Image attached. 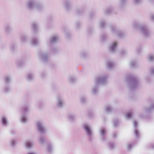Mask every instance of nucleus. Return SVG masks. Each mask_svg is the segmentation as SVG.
Masks as SVG:
<instances>
[{
    "label": "nucleus",
    "instance_id": "f257e3e1",
    "mask_svg": "<svg viewBox=\"0 0 154 154\" xmlns=\"http://www.w3.org/2000/svg\"><path fill=\"white\" fill-rule=\"evenodd\" d=\"M107 77L105 75H102L97 77L96 79L95 86L93 87L92 93L95 95L98 92V86L100 85L105 84L107 82Z\"/></svg>",
    "mask_w": 154,
    "mask_h": 154
},
{
    "label": "nucleus",
    "instance_id": "f03ea898",
    "mask_svg": "<svg viewBox=\"0 0 154 154\" xmlns=\"http://www.w3.org/2000/svg\"><path fill=\"white\" fill-rule=\"evenodd\" d=\"M126 81L128 84L131 90L135 89L139 85V81L133 75H128L126 78Z\"/></svg>",
    "mask_w": 154,
    "mask_h": 154
},
{
    "label": "nucleus",
    "instance_id": "7ed1b4c3",
    "mask_svg": "<svg viewBox=\"0 0 154 154\" xmlns=\"http://www.w3.org/2000/svg\"><path fill=\"white\" fill-rule=\"evenodd\" d=\"M84 127L87 135L88 137L89 140L91 142L93 140V134L91 126L88 124H85L84 125Z\"/></svg>",
    "mask_w": 154,
    "mask_h": 154
},
{
    "label": "nucleus",
    "instance_id": "20e7f679",
    "mask_svg": "<svg viewBox=\"0 0 154 154\" xmlns=\"http://www.w3.org/2000/svg\"><path fill=\"white\" fill-rule=\"evenodd\" d=\"M28 108L27 107L24 106L22 109L21 111L22 115L21 117V121L22 123H26L28 120V116L26 114V112H27Z\"/></svg>",
    "mask_w": 154,
    "mask_h": 154
},
{
    "label": "nucleus",
    "instance_id": "39448f33",
    "mask_svg": "<svg viewBox=\"0 0 154 154\" xmlns=\"http://www.w3.org/2000/svg\"><path fill=\"white\" fill-rule=\"evenodd\" d=\"M110 28L113 34L114 35H117L119 37H122L125 35L124 33L116 29L115 26L113 25L110 26Z\"/></svg>",
    "mask_w": 154,
    "mask_h": 154
},
{
    "label": "nucleus",
    "instance_id": "423d86ee",
    "mask_svg": "<svg viewBox=\"0 0 154 154\" xmlns=\"http://www.w3.org/2000/svg\"><path fill=\"white\" fill-rule=\"evenodd\" d=\"M65 101L63 98L61 96H57L56 101V106L59 108H62L63 107Z\"/></svg>",
    "mask_w": 154,
    "mask_h": 154
},
{
    "label": "nucleus",
    "instance_id": "0eeeda50",
    "mask_svg": "<svg viewBox=\"0 0 154 154\" xmlns=\"http://www.w3.org/2000/svg\"><path fill=\"white\" fill-rule=\"evenodd\" d=\"M37 127L38 131L42 134L45 133L46 129L42 121H38L37 122Z\"/></svg>",
    "mask_w": 154,
    "mask_h": 154
},
{
    "label": "nucleus",
    "instance_id": "6e6552de",
    "mask_svg": "<svg viewBox=\"0 0 154 154\" xmlns=\"http://www.w3.org/2000/svg\"><path fill=\"white\" fill-rule=\"evenodd\" d=\"M143 35L145 37H147L149 35L150 32L147 27L146 25H141L140 27Z\"/></svg>",
    "mask_w": 154,
    "mask_h": 154
},
{
    "label": "nucleus",
    "instance_id": "1a4fd4ad",
    "mask_svg": "<svg viewBox=\"0 0 154 154\" xmlns=\"http://www.w3.org/2000/svg\"><path fill=\"white\" fill-rule=\"evenodd\" d=\"M37 2L34 0H29L27 3V7L28 9H35Z\"/></svg>",
    "mask_w": 154,
    "mask_h": 154
},
{
    "label": "nucleus",
    "instance_id": "9d476101",
    "mask_svg": "<svg viewBox=\"0 0 154 154\" xmlns=\"http://www.w3.org/2000/svg\"><path fill=\"white\" fill-rule=\"evenodd\" d=\"M48 53L40 52L38 54V56L44 62H47L48 60V58L47 55Z\"/></svg>",
    "mask_w": 154,
    "mask_h": 154
},
{
    "label": "nucleus",
    "instance_id": "9b49d317",
    "mask_svg": "<svg viewBox=\"0 0 154 154\" xmlns=\"http://www.w3.org/2000/svg\"><path fill=\"white\" fill-rule=\"evenodd\" d=\"M133 125L134 128V133L135 135L136 138H139L140 136L139 131L137 129V123L136 121H134L133 122Z\"/></svg>",
    "mask_w": 154,
    "mask_h": 154
},
{
    "label": "nucleus",
    "instance_id": "f8f14e48",
    "mask_svg": "<svg viewBox=\"0 0 154 154\" xmlns=\"http://www.w3.org/2000/svg\"><path fill=\"white\" fill-rule=\"evenodd\" d=\"M99 134L102 141H104L105 140V136L106 134V129L102 128L100 129Z\"/></svg>",
    "mask_w": 154,
    "mask_h": 154
},
{
    "label": "nucleus",
    "instance_id": "ddd939ff",
    "mask_svg": "<svg viewBox=\"0 0 154 154\" xmlns=\"http://www.w3.org/2000/svg\"><path fill=\"white\" fill-rule=\"evenodd\" d=\"M117 45V43L116 42H112L109 47L110 51L112 53H114L116 51Z\"/></svg>",
    "mask_w": 154,
    "mask_h": 154
},
{
    "label": "nucleus",
    "instance_id": "4468645a",
    "mask_svg": "<svg viewBox=\"0 0 154 154\" xmlns=\"http://www.w3.org/2000/svg\"><path fill=\"white\" fill-rule=\"evenodd\" d=\"M58 40V36L56 35L52 36L50 38L49 43L51 45L54 44L57 42Z\"/></svg>",
    "mask_w": 154,
    "mask_h": 154
},
{
    "label": "nucleus",
    "instance_id": "2eb2a0df",
    "mask_svg": "<svg viewBox=\"0 0 154 154\" xmlns=\"http://www.w3.org/2000/svg\"><path fill=\"white\" fill-rule=\"evenodd\" d=\"M12 27L9 25H6L4 28V30L6 34H8L11 32Z\"/></svg>",
    "mask_w": 154,
    "mask_h": 154
},
{
    "label": "nucleus",
    "instance_id": "dca6fc26",
    "mask_svg": "<svg viewBox=\"0 0 154 154\" xmlns=\"http://www.w3.org/2000/svg\"><path fill=\"white\" fill-rule=\"evenodd\" d=\"M107 66L108 68L111 69L114 67L115 64L111 60H108L107 63Z\"/></svg>",
    "mask_w": 154,
    "mask_h": 154
},
{
    "label": "nucleus",
    "instance_id": "f3484780",
    "mask_svg": "<svg viewBox=\"0 0 154 154\" xmlns=\"http://www.w3.org/2000/svg\"><path fill=\"white\" fill-rule=\"evenodd\" d=\"M71 5V2L68 0L65 1L63 4L64 7L67 10H69L70 9Z\"/></svg>",
    "mask_w": 154,
    "mask_h": 154
},
{
    "label": "nucleus",
    "instance_id": "a211bd4d",
    "mask_svg": "<svg viewBox=\"0 0 154 154\" xmlns=\"http://www.w3.org/2000/svg\"><path fill=\"white\" fill-rule=\"evenodd\" d=\"M33 145V143L31 141L27 140L25 142V146L27 148H30L32 147Z\"/></svg>",
    "mask_w": 154,
    "mask_h": 154
},
{
    "label": "nucleus",
    "instance_id": "6ab92c4d",
    "mask_svg": "<svg viewBox=\"0 0 154 154\" xmlns=\"http://www.w3.org/2000/svg\"><path fill=\"white\" fill-rule=\"evenodd\" d=\"M43 8V6L41 4L37 2L35 9L38 11H40L42 10Z\"/></svg>",
    "mask_w": 154,
    "mask_h": 154
},
{
    "label": "nucleus",
    "instance_id": "aec40b11",
    "mask_svg": "<svg viewBox=\"0 0 154 154\" xmlns=\"http://www.w3.org/2000/svg\"><path fill=\"white\" fill-rule=\"evenodd\" d=\"M105 110L107 112H110L113 111V109L110 105H107L105 107Z\"/></svg>",
    "mask_w": 154,
    "mask_h": 154
},
{
    "label": "nucleus",
    "instance_id": "412c9836",
    "mask_svg": "<svg viewBox=\"0 0 154 154\" xmlns=\"http://www.w3.org/2000/svg\"><path fill=\"white\" fill-rule=\"evenodd\" d=\"M34 75L32 73H29L26 75V78L28 81L32 80L34 78Z\"/></svg>",
    "mask_w": 154,
    "mask_h": 154
},
{
    "label": "nucleus",
    "instance_id": "4be33fe9",
    "mask_svg": "<svg viewBox=\"0 0 154 154\" xmlns=\"http://www.w3.org/2000/svg\"><path fill=\"white\" fill-rule=\"evenodd\" d=\"M32 43L33 45L36 46L39 43V41L37 38H35L32 39Z\"/></svg>",
    "mask_w": 154,
    "mask_h": 154
},
{
    "label": "nucleus",
    "instance_id": "5701e85b",
    "mask_svg": "<svg viewBox=\"0 0 154 154\" xmlns=\"http://www.w3.org/2000/svg\"><path fill=\"white\" fill-rule=\"evenodd\" d=\"M67 117L70 121H73L75 119V116L73 114H69L67 115Z\"/></svg>",
    "mask_w": 154,
    "mask_h": 154
},
{
    "label": "nucleus",
    "instance_id": "b1692460",
    "mask_svg": "<svg viewBox=\"0 0 154 154\" xmlns=\"http://www.w3.org/2000/svg\"><path fill=\"white\" fill-rule=\"evenodd\" d=\"M11 80V77L9 75L6 76L5 77V81L6 83H8L10 82Z\"/></svg>",
    "mask_w": 154,
    "mask_h": 154
},
{
    "label": "nucleus",
    "instance_id": "393cba45",
    "mask_svg": "<svg viewBox=\"0 0 154 154\" xmlns=\"http://www.w3.org/2000/svg\"><path fill=\"white\" fill-rule=\"evenodd\" d=\"M20 41L22 43L25 42L27 41V37L25 35H22L20 37Z\"/></svg>",
    "mask_w": 154,
    "mask_h": 154
},
{
    "label": "nucleus",
    "instance_id": "a878e982",
    "mask_svg": "<svg viewBox=\"0 0 154 154\" xmlns=\"http://www.w3.org/2000/svg\"><path fill=\"white\" fill-rule=\"evenodd\" d=\"M153 109H154V103L152 104L149 108L147 109L146 108L145 110L146 112H149Z\"/></svg>",
    "mask_w": 154,
    "mask_h": 154
},
{
    "label": "nucleus",
    "instance_id": "bb28decb",
    "mask_svg": "<svg viewBox=\"0 0 154 154\" xmlns=\"http://www.w3.org/2000/svg\"><path fill=\"white\" fill-rule=\"evenodd\" d=\"M32 27L34 31L36 32L38 28V25L37 23L35 22L33 23L32 26Z\"/></svg>",
    "mask_w": 154,
    "mask_h": 154
},
{
    "label": "nucleus",
    "instance_id": "cd10ccee",
    "mask_svg": "<svg viewBox=\"0 0 154 154\" xmlns=\"http://www.w3.org/2000/svg\"><path fill=\"white\" fill-rule=\"evenodd\" d=\"M148 60L149 61H154V55L152 54H150L148 56Z\"/></svg>",
    "mask_w": 154,
    "mask_h": 154
},
{
    "label": "nucleus",
    "instance_id": "c85d7f7f",
    "mask_svg": "<svg viewBox=\"0 0 154 154\" xmlns=\"http://www.w3.org/2000/svg\"><path fill=\"white\" fill-rule=\"evenodd\" d=\"M113 126L114 128L117 127L119 124V120L117 119H116L113 120Z\"/></svg>",
    "mask_w": 154,
    "mask_h": 154
},
{
    "label": "nucleus",
    "instance_id": "c756f323",
    "mask_svg": "<svg viewBox=\"0 0 154 154\" xmlns=\"http://www.w3.org/2000/svg\"><path fill=\"white\" fill-rule=\"evenodd\" d=\"M53 150V147L52 145L51 144H48L47 145V151L50 152Z\"/></svg>",
    "mask_w": 154,
    "mask_h": 154
},
{
    "label": "nucleus",
    "instance_id": "7c9ffc66",
    "mask_svg": "<svg viewBox=\"0 0 154 154\" xmlns=\"http://www.w3.org/2000/svg\"><path fill=\"white\" fill-rule=\"evenodd\" d=\"M2 124L5 126L6 125L8 122L7 119L5 117L2 118Z\"/></svg>",
    "mask_w": 154,
    "mask_h": 154
},
{
    "label": "nucleus",
    "instance_id": "2f4dec72",
    "mask_svg": "<svg viewBox=\"0 0 154 154\" xmlns=\"http://www.w3.org/2000/svg\"><path fill=\"white\" fill-rule=\"evenodd\" d=\"M45 138L43 136H40L39 138V142L40 143L43 144L45 142Z\"/></svg>",
    "mask_w": 154,
    "mask_h": 154
},
{
    "label": "nucleus",
    "instance_id": "473e14b6",
    "mask_svg": "<svg viewBox=\"0 0 154 154\" xmlns=\"http://www.w3.org/2000/svg\"><path fill=\"white\" fill-rule=\"evenodd\" d=\"M11 90V89L9 88V87L8 85L6 86L4 89V92L5 93H7L9 92Z\"/></svg>",
    "mask_w": 154,
    "mask_h": 154
},
{
    "label": "nucleus",
    "instance_id": "72a5a7b5",
    "mask_svg": "<svg viewBox=\"0 0 154 154\" xmlns=\"http://www.w3.org/2000/svg\"><path fill=\"white\" fill-rule=\"evenodd\" d=\"M69 82L71 83H74L76 81V79L73 76H70L69 78Z\"/></svg>",
    "mask_w": 154,
    "mask_h": 154
},
{
    "label": "nucleus",
    "instance_id": "f704fd0d",
    "mask_svg": "<svg viewBox=\"0 0 154 154\" xmlns=\"http://www.w3.org/2000/svg\"><path fill=\"white\" fill-rule=\"evenodd\" d=\"M17 141L15 140H12L10 141V145L11 146H14L17 143Z\"/></svg>",
    "mask_w": 154,
    "mask_h": 154
},
{
    "label": "nucleus",
    "instance_id": "c9c22d12",
    "mask_svg": "<svg viewBox=\"0 0 154 154\" xmlns=\"http://www.w3.org/2000/svg\"><path fill=\"white\" fill-rule=\"evenodd\" d=\"M109 148L110 149H112L115 146V145L113 143H109Z\"/></svg>",
    "mask_w": 154,
    "mask_h": 154
},
{
    "label": "nucleus",
    "instance_id": "e433bc0d",
    "mask_svg": "<svg viewBox=\"0 0 154 154\" xmlns=\"http://www.w3.org/2000/svg\"><path fill=\"white\" fill-rule=\"evenodd\" d=\"M137 63L135 61H132L130 64L131 66L132 67H134L136 66Z\"/></svg>",
    "mask_w": 154,
    "mask_h": 154
},
{
    "label": "nucleus",
    "instance_id": "4c0bfd02",
    "mask_svg": "<svg viewBox=\"0 0 154 154\" xmlns=\"http://www.w3.org/2000/svg\"><path fill=\"white\" fill-rule=\"evenodd\" d=\"M132 114L131 112H129L126 114V116L127 119H129L131 118Z\"/></svg>",
    "mask_w": 154,
    "mask_h": 154
},
{
    "label": "nucleus",
    "instance_id": "58836bf2",
    "mask_svg": "<svg viewBox=\"0 0 154 154\" xmlns=\"http://www.w3.org/2000/svg\"><path fill=\"white\" fill-rule=\"evenodd\" d=\"M57 51V49L55 48H53L51 49L50 52L52 53H55Z\"/></svg>",
    "mask_w": 154,
    "mask_h": 154
},
{
    "label": "nucleus",
    "instance_id": "ea45409f",
    "mask_svg": "<svg viewBox=\"0 0 154 154\" xmlns=\"http://www.w3.org/2000/svg\"><path fill=\"white\" fill-rule=\"evenodd\" d=\"M105 24L104 20H102L100 22V26L101 28H104L105 26Z\"/></svg>",
    "mask_w": 154,
    "mask_h": 154
},
{
    "label": "nucleus",
    "instance_id": "a19ab883",
    "mask_svg": "<svg viewBox=\"0 0 154 154\" xmlns=\"http://www.w3.org/2000/svg\"><path fill=\"white\" fill-rule=\"evenodd\" d=\"M80 101L81 103H85L86 101L85 98L83 96L82 97L80 98Z\"/></svg>",
    "mask_w": 154,
    "mask_h": 154
},
{
    "label": "nucleus",
    "instance_id": "79ce46f5",
    "mask_svg": "<svg viewBox=\"0 0 154 154\" xmlns=\"http://www.w3.org/2000/svg\"><path fill=\"white\" fill-rule=\"evenodd\" d=\"M112 10L111 8H107L105 11V14H107L109 13Z\"/></svg>",
    "mask_w": 154,
    "mask_h": 154
},
{
    "label": "nucleus",
    "instance_id": "37998d69",
    "mask_svg": "<svg viewBox=\"0 0 154 154\" xmlns=\"http://www.w3.org/2000/svg\"><path fill=\"white\" fill-rule=\"evenodd\" d=\"M126 0H120V4L121 6H122L126 2Z\"/></svg>",
    "mask_w": 154,
    "mask_h": 154
},
{
    "label": "nucleus",
    "instance_id": "c03bdc74",
    "mask_svg": "<svg viewBox=\"0 0 154 154\" xmlns=\"http://www.w3.org/2000/svg\"><path fill=\"white\" fill-rule=\"evenodd\" d=\"M133 146V145L132 144H128V145L127 146L128 149L129 150H130L132 148Z\"/></svg>",
    "mask_w": 154,
    "mask_h": 154
},
{
    "label": "nucleus",
    "instance_id": "a18cd8bd",
    "mask_svg": "<svg viewBox=\"0 0 154 154\" xmlns=\"http://www.w3.org/2000/svg\"><path fill=\"white\" fill-rule=\"evenodd\" d=\"M127 53V51L125 50H122L120 51V54L122 55H123L126 54Z\"/></svg>",
    "mask_w": 154,
    "mask_h": 154
},
{
    "label": "nucleus",
    "instance_id": "49530a36",
    "mask_svg": "<svg viewBox=\"0 0 154 154\" xmlns=\"http://www.w3.org/2000/svg\"><path fill=\"white\" fill-rule=\"evenodd\" d=\"M150 72L151 74H154V67H152L150 69Z\"/></svg>",
    "mask_w": 154,
    "mask_h": 154
},
{
    "label": "nucleus",
    "instance_id": "de8ad7c7",
    "mask_svg": "<svg viewBox=\"0 0 154 154\" xmlns=\"http://www.w3.org/2000/svg\"><path fill=\"white\" fill-rule=\"evenodd\" d=\"M106 38V36L105 35H103L101 37V39L102 41H104Z\"/></svg>",
    "mask_w": 154,
    "mask_h": 154
},
{
    "label": "nucleus",
    "instance_id": "09e8293b",
    "mask_svg": "<svg viewBox=\"0 0 154 154\" xmlns=\"http://www.w3.org/2000/svg\"><path fill=\"white\" fill-rule=\"evenodd\" d=\"M22 62L21 60H19L17 62V64L18 66H20L22 65Z\"/></svg>",
    "mask_w": 154,
    "mask_h": 154
},
{
    "label": "nucleus",
    "instance_id": "8fccbe9b",
    "mask_svg": "<svg viewBox=\"0 0 154 154\" xmlns=\"http://www.w3.org/2000/svg\"><path fill=\"white\" fill-rule=\"evenodd\" d=\"M142 1V0H134V3L135 4H139Z\"/></svg>",
    "mask_w": 154,
    "mask_h": 154
},
{
    "label": "nucleus",
    "instance_id": "3c124183",
    "mask_svg": "<svg viewBox=\"0 0 154 154\" xmlns=\"http://www.w3.org/2000/svg\"><path fill=\"white\" fill-rule=\"evenodd\" d=\"M150 18L151 20L154 21V14H151L150 17Z\"/></svg>",
    "mask_w": 154,
    "mask_h": 154
},
{
    "label": "nucleus",
    "instance_id": "603ef678",
    "mask_svg": "<svg viewBox=\"0 0 154 154\" xmlns=\"http://www.w3.org/2000/svg\"><path fill=\"white\" fill-rule=\"evenodd\" d=\"M80 24L78 22L76 23L75 26L78 29L79 27Z\"/></svg>",
    "mask_w": 154,
    "mask_h": 154
},
{
    "label": "nucleus",
    "instance_id": "864d4df0",
    "mask_svg": "<svg viewBox=\"0 0 154 154\" xmlns=\"http://www.w3.org/2000/svg\"><path fill=\"white\" fill-rule=\"evenodd\" d=\"M15 47L14 45H12L11 47V49L12 51H13Z\"/></svg>",
    "mask_w": 154,
    "mask_h": 154
},
{
    "label": "nucleus",
    "instance_id": "5fc2aeb1",
    "mask_svg": "<svg viewBox=\"0 0 154 154\" xmlns=\"http://www.w3.org/2000/svg\"><path fill=\"white\" fill-rule=\"evenodd\" d=\"M81 56L82 57H85L86 56V54L85 53H82L81 54Z\"/></svg>",
    "mask_w": 154,
    "mask_h": 154
},
{
    "label": "nucleus",
    "instance_id": "6e6d98bb",
    "mask_svg": "<svg viewBox=\"0 0 154 154\" xmlns=\"http://www.w3.org/2000/svg\"><path fill=\"white\" fill-rule=\"evenodd\" d=\"M27 154H37L35 152H30L28 153Z\"/></svg>",
    "mask_w": 154,
    "mask_h": 154
},
{
    "label": "nucleus",
    "instance_id": "4d7b16f0",
    "mask_svg": "<svg viewBox=\"0 0 154 154\" xmlns=\"http://www.w3.org/2000/svg\"><path fill=\"white\" fill-rule=\"evenodd\" d=\"M116 135L117 134L115 132L113 134V138H116Z\"/></svg>",
    "mask_w": 154,
    "mask_h": 154
},
{
    "label": "nucleus",
    "instance_id": "13d9d810",
    "mask_svg": "<svg viewBox=\"0 0 154 154\" xmlns=\"http://www.w3.org/2000/svg\"><path fill=\"white\" fill-rule=\"evenodd\" d=\"M137 24H136V23H134V26L135 27H137Z\"/></svg>",
    "mask_w": 154,
    "mask_h": 154
},
{
    "label": "nucleus",
    "instance_id": "bf43d9fd",
    "mask_svg": "<svg viewBox=\"0 0 154 154\" xmlns=\"http://www.w3.org/2000/svg\"><path fill=\"white\" fill-rule=\"evenodd\" d=\"M152 148H153V149H154V145H153L152 146Z\"/></svg>",
    "mask_w": 154,
    "mask_h": 154
},
{
    "label": "nucleus",
    "instance_id": "052dcab7",
    "mask_svg": "<svg viewBox=\"0 0 154 154\" xmlns=\"http://www.w3.org/2000/svg\"><path fill=\"white\" fill-rule=\"evenodd\" d=\"M43 76L45 75V74L44 73H43Z\"/></svg>",
    "mask_w": 154,
    "mask_h": 154
},
{
    "label": "nucleus",
    "instance_id": "680f3d73",
    "mask_svg": "<svg viewBox=\"0 0 154 154\" xmlns=\"http://www.w3.org/2000/svg\"><path fill=\"white\" fill-rule=\"evenodd\" d=\"M68 34H67V36H66L67 37H68Z\"/></svg>",
    "mask_w": 154,
    "mask_h": 154
},
{
    "label": "nucleus",
    "instance_id": "e2e57ef3",
    "mask_svg": "<svg viewBox=\"0 0 154 154\" xmlns=\"http://www.w3.org/2000/svg\"><path fill=\"white\" fill-rule=\"evenodd\" d=\"M150 1H152V0H149Z\"/></svg>",
    "mask_w": 154,
    "mask_h": 154
},
{
    "label": "nucleus",
    "instance_id": "0e129e2a",
    "mask_svg": "<svg viewBox=\"0 0 154 154\" xmlns=\"http://www.w3.org/2000/svg\"><path fill=\"white\" fill-rule=\"evenodd\" d=\"M77 14H79V13H78V12H77Z\"/></svg>",
    "mask_w": 154,
    "mask_h": 154
}]
</instances>
